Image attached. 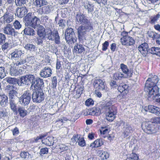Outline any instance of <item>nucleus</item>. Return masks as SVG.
I'll use <instances>...</instances> for the list:
<instances>
[{
    "label": "nucleus",
    "mask_w": 160,
    "mask_h": 160,
    "mask_svg": "<svg viewBox=\"0 0 160 160\" xmlns=\"http://www.w3.org/2000/svg\"><path fill=\"white\" fill-rule=\"evenodd\" d=\"M76 20L79 24H81L77 29L78 37L82 38L87 32L93 29L92 22L85 14L78 13L76 16Z\"/></svg>",
    "instance_id": "f257e3e1"
},
{
    "label": "nucleus",
    "mask_w": 160,
    "mask_h": 160,
    "mask_svg": "<svg viewBox=\"0 0 160 160\" xmlns=\"http://www.w3.org/2000/svg\"><path fill=\"white\" fill-rule=\"evenodd\" d=\"M108 129L106 128L102 127L101 129L100 130L101 134L102 135V137L104 138H105L106 137V136L104 135L108 133Z\"/></svg>",
    "instance_id": "49530a36"
},
{
    "label": "nucleus",
    "mask_w": 160,
    "mask_h": 160,
    "mask_svg": "<svg viewBox=\"0 0 160 160\" xmlns=\"http://www.w3.org/2000/svg\"><path fill=\"white\" fill-rule=\"evenodd\" d=\"M46 35L48 40L52 41L54 40V32L53 33L51 29L47 32Z\"/></svg>",
    "instance_id": "37998d69"
},
{
    "label": "nucleus",
    "mask_w": 160,
    "mask_h": 160,
    "mask_svg": "<svg viewBox=\"0 0 160 160\" xmlns=\"http://www.w3.org/2000/svg\"><path fill=\"white\" fill-rule=\"evenodd\" d=\"M78 142L79 145L82 147L86 145L85 141L84 138L82 137H80Z\"/></svg>",
    "instance_id": "5fc2aeb1"
},
{
    "label": "nucleus",
    "mask_w": 160,
    "mask_h": 160,
    "mask_svg": "<svg viewBox=\"0 0 160 160\" xmlns=\"http://www.w3.org/2000/svg\"><path fill=\"white\" fill-rule=\"evenodd\" d=\"M160 18V12H158L156 15L151 16L149 18V22L152 24H154Z\"/></svg>",
    "instance_id": "473e14b6"
},
{
    "label": "nucleus",
    "mask_w": 160,
    "mask_h": 160,
    "mask_svg": "<svg viewBox=\"0 0 160 160\" xmlns=\"http://www.w3.org/2000/svg\"><path fill=\"white\" fill-rule=\"evenodd\" d=\"M148 45L147 43L144 42L139 45L138 47V49L144 57L146 56L148 52Z\"/></svg>",
    "instance_id": "f3484780"
},
{
    "label": "nucleus",
    "mask_w": 160,
    "mask_h": 160,
    "mask_svg": "<svg viewBox=\"0 0 160 160\" xmlns=\"http://www.w3.org/2000/svg\"><path fill=\"white\" fill-rule=\"evenodd\" d=\"M120 126L123 129V134L124 135V137L129 135L130 133H131V131H132V127L128 125H125V122L123 121L121 122Z\"/></svg>",
    "instance_id": "2eb2a0df"
},
{
    "label": "nucleus",
    "mask_w": 160,
    "mask_h": 160,
    "mask_svg": "<svg viewBox=\"0 0 160 160\" xmlns=\"http://www.w3.org/2000/svg\"><path fill=\"white\" fill-rule=\"evenodd\" d=\"M145 90L148 92V97H151L153 99L160 95V93L159 92V88L157 86H153L151 88H148Z\"/></svg>",
    "instance_id": "0eeeda50"
},
{
    "label": "nucleus",
    "mask_w": 160,
    "mask_h": 160,
    "mask_svg": "<svg viewBox=\"0 0 160 160\" xmlns=\"http://www.w3.org/2000/svg\"><path fill=\"white\" fill-rule=\"evenodd\" d=\"M37 34L39 37L45 38L46 35L45 29L44 28L42 25H39L37 31Z\"/></svg>",
    "instance_id": "5701e85b"
},
{
    "label": "nucleus",
    "mask_w": 160,
    "mask_h": 160,
    "mask_svg": "<svg viewBox=\"0 0 160 160\" xmlns=\"http://www.w3.org/2000/svg\"><path fill=\"white\" fill-rule=\"evenodd\" d=\"M149 53L156 54L160 57V48L158 47H152L149 49Z\"/></svg>",
    "instance_id": "72a5a7b5"
},
{
    "label": "nucleus",
    "mask_w": 160,
    "mask_h": 160,
    "mask_svg": "<svg viewBox=\"0 0 160 160\" xmlns=\"http://www.w3.org/2000/svg\"><path fill=\"white\" fill-rule=\"evenodd\" d=\"M16 88L13 85H8L6 87V90L9 93L15 90Z\"/></svg>",
    "instance_id": "603ef678"
},
{
    "label": "nucleus",
    "mask_w": 160,
    "mask_h": 160,
    "mask_svg": "<svg viewBox=\"0 0 160 160\" xmlns=\"http://www.w3.org/2000/svg\"><path fill=\"white\" fill-rule=\"evenodd\" d=\"M52 7L51 5L44 6L42 8L43 13L48 14L51 11Z\"/></svg>",
    "instance_id": "ea45409f"
},
{
    "label": "nucleus",
    "mask_w": 160,
    "mask_h": 160,
    "mask_svg": "<svg viewBox=\"0 0 160 160\" xmlns=\"http://www.w3.org/2000/svg\"><path fill=\"white\" fill-rule=\"evenodd\" d=\"M24 53V51H22L20 48L15 49L11 54V58L12 60H18Z\"/></svg>",
    "instance_id": "a211bd4d"
},
{
    "label": "nucleus",
    "mask_w": 160,
    "mask_h": 160,
    "mask_svg": "<svg viewBox=\"0 0 160 160\" xmlns=\"http://www.w3.org/2000/svg\"><path fill=\"white\" fill-rule=\"evenodd\" d=\"M28 12L27 9L25 7H18L17 9L16 14L19 18H22Z\"/></svg>",
    "instance_id": "412c9836"
},
{
    "label": "nucleus",
    "mask_w": 160,
    "mask_h": 160,
    "mask_svg": "<svg viewBox=\"0 0 160 160\" xmlns=\"http://www.w3.org/2000/svg\"><path fill=\"white\" fill-rule=\"evenodd\" d=\"M112 103L111 101H109L105 104V105L102 108L103 111H106L108 109L109 110L112 109L116 108L113 106H112Z\"/></svg>",
    "instance_id": "c9c22d12"
},
{
    "label": "nucleus",
    "mask_w": 160,
    "mask_h": 160,
    "mask_svg": "<svg viewBox=\"0 0 160 160\" xmlns=\"http://www.w3.org/2000/svg\"><path fill=\"white\" fill-rule=\"evenodd\" d=\"M17 94V92L15 90L12 91L9 93V99H13L14 98L15 96Z\"/></svg>",
    "instance_id": "052dcab7"
},
{
    "label": "nucleus",
    "mask_w": 160,
    "mask_h": 160,
    "mask_svg": "<svg viewBox=\"0 0 160 160\" xmlns=\"http://www.w3.org/2000/svg\"><path fill=\"white\" fill-rule=\"evenodd\" d=\"M35 86L36 85V89H41V87L44 86L43 80L39 78L36 77L33 83Z\"/></svg>",
    "instance_id": "b1692460"
},
{
    "label": "nucleus",
    "mask_w": 160,
    "mask_h": 160,
    "mask_svg": "<svg viewBox=\"0 0 160 160\" xmlns=\"http://www.w3.org/2000/svg\"><path fill=\"white\" fill-rule=\"evenodd\" d=\"M121 42L123 45L128 47L134 44L135 41L132 37L126 35L122 37L120 39Z\"/></svg>",
    "instance_id": "1a4fd4ad"
},
{
    "label": "nucleus",
    "mask_w": 160,
    "mask_h": 160,
    "mask_svg": "<svg viewBox=\"0 0 160 160\" xmlns=\"http://www.w3.org/2000/svg\"><path fill=\"white\" fill-rule=\"evenodd\" d=\"M3 81L7 82L10 84H14L17 82V79L14 78L7 77L3 80Z\"/></svg>",
    "instance_id": "79ce46f5"
},
{
    "label": "nucleus",
    "mask_w": 160,
    "mask_h": 160,
    "mask_svg": "<svg viewBox=\"0 0 160 160\" xmlns=\"http://www.w3.org/2000/svg\"><path fill=\"white\" fill-rule=\"evenodd\" d=\"M80 137L78 135H74L71 139V140L73 143H76L78 142Z\"/></svg>",
    "instance_id": "338daca9"
},
{
    "label": "nucleus",
    "mask_w": 160,
    "mask_h": 160,
    "mask_svg": "<svg viewBox=\"0 0 160 160\" xmlns=\"http://www.w3.org/2000/svg\"><path fill=\"white\" fill-rule=\"evenodd\" d=\"M57 141L56 139L52 136H48L46 138H43L42 142V143L47 145H52L54 148Z\"/></svg>",
    "instance_id": "ddd939ff"
},
{
    "label": "nucleus",
    "mask_w": 160,
    "mask_h": 160,
    "mask_svg": "<svg viewBox=\"0 0 160 160\" xmlns=\"http://www.w3.org/2000/svg\"><path fill=\"white\" fill-rule=\"evenodd\" d=\"M149 112L154 113L157 115L160 114V108L152 105H149L148 110Z\"/></svg>",
    "instance_id": "4be33fe9"
},
{
    "label": "nucleus",
    "mask_w": 160,
    "mask_h": 160,
    "mask_svg": "<svg viewBox=\"0 0 160 160\" xmlns=\"http://www.w3.org/2000/svg\"><path fill=\"white\" fill-rule=\"evenodd\" d=\"M6 76L4 67H0V79H2Z\"/></svg>",
    "instance_id": "de8ad7c7"
},
{
    "label": "nucleus",
    "mask_w": 160,
    "mask_h": 160,
    "mask_svg": "<svg viewBox=\"0 0 160 160\" xmlns=\"http://www.w3.org/2000/svg\"><path fill=\"white\" fill-rule=\"evenodd\" d=\"M30 27H27L24 29V33L27 35L33 36L36 35V32L32 28Z\"/></svg>",
    "instance_id": "393cba45"
},
{
    "label": "nucleus",
    "mask_w": 160,
    "mask_h": 160,
    "mask_svg": "<svg viewBox=\"0 0 160 160\" xmlns=\"http://www.w3.org/2000/svg\"><path fill=\"white\" fill-rule=\"evenodd\" d=\"M2 20V23L4 24H8L12 22L14 19L13 14L12 12L7 11L1 18Z\"/></svg>",
    "instance_id": "9d476101"
},
{
    "label": "nucleus",
    "mask_w": 160,
    "mask_h": 160,
    "mask_svg": "<svg viewBox=\"0 0 160 160\" xmlns=\"http://www.w3.org/2000/svg\"><path fill=\"white\" fill-rule=\"evenodd\" d=\"M83 90V89L81 87L78 88L76 90L75 94L74 95V98H78L80 97V95Z\"/></svg>",
    "instance_id": "c03bdc74"
},
{
    "label": "nucleus",
    "mask_w": 160,
    "mask_h": 160,
    "mask_svg": "<svg viewBox=\"0 0 160 160\" xmlns=\"http://www.w3.org/2000/svg\"><path fill=\"white\" fill-rule=\"evenodd\" d=\"M101 113L100 109L97 107H94L91 108L89 111V114L92 116H98Z\"/></svg>",
    "instance_id": "c85d7f7f"
},
{
    "label": "nucleus",
    "mask_w": 160,
    "mask_h": 160,
    "mask_svg": "<svg viewBox=\"0 0 160 160\" xmlns=\"http://www.w3.org/2000/svg\"><path fill=\"white\" fill-rule=\"evenodd\" d=\"M106 113V119L108 121H112L115 118V115L117 112L116 108L109 110L108 109L106 111H103Z\"/></svg>",
    "instance_id": "9b49d317"
},
{
    "label": "nucleus",
    "mask_w": 160,
    "mask_h": 160,
    "mask_svg": "<svg viewBox=\"0 0 160 160\" xmlns=\"http://www.w3.org/2000/svg\"><path fill=\"white\" fill-rule=\"evenodd\" d=\"M159 81L158 77L156 75H154L151 78H149L146 81L144 90H146L148 88H151L153 86H157V84Z\"/></svg>",
    "instance_id": "6e6552de"
},
{
    "label": "nucleus",
    "mask_w": 160,
    "mask_h": 160,
    "mask_svg": "<svg viewBox=\"0 0 160 160\" xmlns=\"http://www.w3.org/2000/svg\"><path fill=\"white\" fill-rule=\"evenodd\" d=\"M94 104V101L91 98H89L85 102V104L87 106L93 105Z\"/></svg>",
    "instance_id": "13d9d810"
},
{
    "label": "nucleus",
    "mask_w": 160,
    "mask_h": 160,
    "mask_svg": "<svg viewBox=\"0 0 160 160\" xmlns=\"http://www.w3.org/2000/svg\"><path fill=\"white\" fill-rule=\"evenodd\" d=\"M25 49L31 52H34L35 51L36 47L35 45L30 43H25L23 45Z\"/></svg>",
    "instance_id": "cd10ccee"
},
{
    "label": "nucleus",
    "mask_w": 160,
    "mask_h": 160,
    "mask_svg": "<svg viewBox=\"0 0 160 160\" xmlns=\"http://www.w3.org/2000/svg\"><path fill=\"white\" fill-rule=\"evenodd\" d=\"M55 148L59 149L60 151L61 152H64V151H67L68 149V146L65 144H59L57 145L56 143L54 147Z\"/></svg>",
    "instance_id": "2f4dec72"
},
{
    "label": "nucleus",
    "mask_w": 160,
    "mask_h": 160,
    "mask_svg": "<svg viewBox=\"0 0 160 160\" xmlns=\"http://www.w3.org/2000/svg\"><path fill=\"white\" fill-rule=\"evenodd\" d=\"M15 3L17 6H22L26 3V0H15Z\"/></svg>",
    "instance_id": "6e6d98bb"
},
{
    "label": "nucleus",
    "mask_w": 160,
    "mask_h": 160,
    "mask_svg": "<svg viewBox=\"0 0 160 160\" xmlns=\"http://www.w3.org/2000/svg\"><path fill=\"white\" fill-rule=\"evenodd\" d=\"M65 37L67 42L68 43H73L77 39L73 29L71 28L66 29L65 34Z\"/></svg>",
    "instance_id": "39448f33"
},
{
    "label": "nucleus",
    "mask_w": 160,
    "mask_h": 160,
    "mask_svg": "<svg viewBox=\"0 0 160 160\" xmlns=\"http://www.w3.org/2000/svg\"><path fill=\"white\" fill-rule=\"evenodd\" d=\"M31 94L29 90L24 92V93L19 98V102L24 106L28 105L30 102Z\"/></svg>",
    "instance_id": "423d86ee"
},
{
    "label": "nucleus",
    "mask_w": 160,
    "mask_h": 160,
    "mask_svg": "<svg viewBox=\"0 0 160 160\" xmlns=\"http://www.w3.org/2000/svg\"><path fill=\"white\" fill-rule=\"evenodd\" d=\"M39 18L36 16H34L27 26L32 27L35 29L38 25V22H39Z\"/></svg>",
    "instance_id": "a878e982"
},
{
    "label": "nucleus",
    "mask_w": 160,
    "mask_h": 160,
    "mask_svg": "<svg viewBox=\"0 0 160 160\" xmlns=\"http://www.w3.org/2000/svg\"><path fill=\"white\" fill-rule=\"evenodd\" d=\"M125 78L122 73L118 72L113 74V78L115 80H121L122 78Z\"/></svg>",
    "instance_id": "a19ab883"
},
{
    "label": "nucleus",
    "mask_w": 160,
    "mask_h": 160,
    "mask_svg": "<svg viewBox=\"0 0 160 160\" xmlns=\"http://www.w3.org/2000/svg\"><path fill=\"white\" fill-rule=\"evenodd\" d=\"M2 29L4 34L11 36H15V30L10 24H6Z\"/></svg>",
    "instance_id": "f8f14e48"
},
{
    "label": "nucleus",
    "mask_w": 160,
    "mask_h": 160,
    "mask_svg": "<svg viewBox=\"0 0 160 160\" xmlns=\"http://www.w3.org/2000/svg\"><path fill=\"white\" fill-rule=\"evenodd\" d=\"M48 148H42L41 149L40 154V155L47 154L48 153Z\"/></svg>",
    "instance_id": "69168bd1"
},
{
    "label": "nucleus",
    "mask_w": 160,
    "mask_h": 160,
    "mask_svg": "<svg viewBox=\"0 0 160 160\" xmlns=\"http://www.w3.org/2000/svg\"><path fill=\"white\" fill-rule=\"evenodd\" d=\"M9 104L11 109L13 112H16L17 111V105L14 99H9Z\"/></svg>",
    "instance_id": "4c0bfd02"
},
{
    "label": "nucleus",
    "mask_w": 160,
    "mask_h": 160,
    "mask_svg": "<svg viewBox=\"0 0 160 160\" xmlns=\"http://www.w3.org/2000/svg\"><path fill=\"white\" fill-rule=\"evenodd\" d=\"M66 22L65 20L63 19H61L58 21V24L59 26L61 28H64L65 26Z\"/></svg>",
    "instance_id": "8fccbe9b"
},
{
    "label": "nucleus",
    "mask_w": 160,
    "mask_h": 160,
    "mask_svg": "<svg viewBox=\"0 0 160 160\" xmlns=\"http://www.w3.org/2000/svg\"><path fill=\"white\" fill-rule=\"evenodd\" d=\"M8 103V98L4 94L0 96V104L2 107H5Z\"/></svg>",
    "instance_id": "bb28decb"
},
{
    "label": "nucleus",
    "mask_w": 160,
    "mask_h": 160,
    "mask_svg": "<svg viewBox=\"0 0 160 160\" xmlns=\"http://www.w3.org/2000/svg\"><path fill=\"white\" fill-rule=\"evenodd\" d=\"M52 74V70L51 68L46 66L41 70L40 75L43 78H47L50 77Z\"/></svg>",
    "instance_id": "dca6fc26"
},
{
    "label": "nucleus",
    "mask_w": 160,
    "mask_h": 160,
    "mask_svg": "<svg viewBox=\"0 0 160 160\" xmlns=\"http://www.w3.org/2000/svg\"><path fill=\"white\" fill-rule=\"evenodd\" d=\"M120 68L122 71V74L124 76V78H128L131 76V71L128 68L127 66L124 64H120Z\"/></svg>",
    "instance_id": "aec40b11"
},
{
    "label": "nucleus",
    "mask_w": 160,
    "mask_h": 160,
    "mask_svg": "<svg viewBox=\"0 0 160 160\" xmlns=\"http://www.w3.org/2000/svg\"><path fill=\"white\" fill-rule=\"evenodd\" d=\"M26 62V58H20V59L17 61L16 63L17 65L18 66L21 65L23 64Z\"/></svg>",
    "instance_id": "bf43d9fd"
},
{
    "label": "nucleus",
    "mask_w": 160,
    "mask_h": 160,
    "mask_svg": "<svg viewBox=\"0 0 160 160\" xmlns=\"http://www.w3.org/2000/svg\"><path fill=\"white\" fill-rule=\"evenodd\" d=\"M7 112L5 110L3 109H0V118H4L7 116Z\"/></svg>",
    "instance_id": "680f3d73"
},
{
    "label": "nucleus",
    "mask_w": 160,
    "mask_h": 160,
    "mask_svg": "<svg viewBox=\"0 0 160 160\" xmlns=\"http://www.w3.org/2000/svg\"><path fill=\"white\" fill-rule=\"evenodd\" d=\"M128 86L126 84L123 83L121 84L118 87V90L120 92H123L125 91L126 93V91H127Z\"/></svg>",
    "instance_id": "58836bf2"
},
{
    "label": "nucleus",
    "mask_w": 160,
    "mask_h": 160,
    "mask_svg": "<svg viewBox=\"0 0 160 160\" xmlns=\"http://www.w3.org/2000/svg\"><path fill=\"white\" fill-rule=\"evenodd\" d=\"M82 6L87 10L88 13H92L94 11V5L91 4L88 0H83L82 1Z\"/></svg>",
    "instance_id": "6ab92c4d"
},
{
    "label": "nucleus",
    "mask_w": 160,
    "mask_h": 160,
    "mask_svg": "<svg viewBox=\"0 0 160 160\" xmlns=\"http://www.w3.org/2000/svg\"><path fill=\"white\" fill-rule=\"evenodd\" d=\"M34 16L31 12L28 13L23 18V21L25 25L27 26Z\"/></svg>",
    "instance_id": "c756f323"
},
{
    "label": "nucleus",
    "mask_w": 160,
    "mask_h": 160,
    "mask_svg": "<svg viewBox=\"0 0 160 160\" xmlns=\"http://www.w3.org/2000/svg\"><path fill=\"white\" fill-rule=\"evenodd\" d=\"M18 110L20 116L22 117H24L27 114L28 112L24 107L19 106L18 108Z\"/></svg>",
    "instance_id": "e433bc0d"
},
{
    "label": "nucleus",
    "mask_w": 160,
    "mask_h": 160,
    "mask_svg": "<svg viewBox=\"0 0 160 160\" xmlns=\"http://www.w3.org/2000/svg\"><path fill=\"white\" fill-rule=\"evenodd\" d=\"M44 38H41V37H38L37 38V40L36 41V42L38 45H42L43 43V39Z\"/></svg>",
    "instance_id": "774afa93"
},
{
    "label": "nucleus",
    "mask_w": 160,
    "mask_h": 160,
    "mask_svg": "<svg viewBox=\"0 0 160 160\" xmlns=\"http://www.w3.org/2000/svg\"><path fill=\"white\" fill-rule=\"evenodd\" d=\"M15 28L16 29H19L22 27V25L18 20H15L13 23Z\"/></svg>",
    "instance_id": "864d4df0"
},
{
    "label": "nucleus",
    "mask_w": 160,
    "mask_h": 160,
    "mask_svg": "<svg viewBox=\"0 0 160 160\" xmlns=\"http://www.w3.org/2000/svg\"><path fill=\"white\" fill-rule=\"evenodd\" d=\"M105 82L102 80L96 78L94 81L93 85L94 87L97 90H103L105 88Z\"/></svg>",
    "instance_id": "4468645a"
},
{
    "label": "nucleus",
    "mask_w": 160,
    "mask_h": 160,
    "mask_svg": "<svg viewBox=\"0 0 160 160\" xmlns=\"http://www.w3.org/2000/svg\"><path fill=\"white\" fill-rule=\"evenodd\" d=\"M36 87H34L32 90V99L34 102L40 103L43 101L44 98V95L41 89H36Z\"/></svg>",
    "instance_id": "7ed1b4c3"
},
{
    "label": "nucleus",
    "mask_w": 160,
    "mask_h": 160,
    "mask_svg": "<svg viewBox=\"0 0 160 160\" xmlns=\"http://www.w3.org/2000/svg\"><path fill=\"white\" fill-rule=\"evenodd\" d=\"M157 125H154L151 122H143L141 127L142 129L146 133L148 134H151L156 132L157 131Z\"/></svg>",
    "instance_id": "20e7f679"
},
{
    "label": "nucleus",
    "mask_w": 160,
    "mask_h": 160,
    "mask_svg": "<svg viewBox=\"0 0 160 160\" xmlns=\"http://www.w3.org/2000/svg\"><path fill=\"white\" fill-rule=\"evenodd\" d=\"M94 143L96 148L101 146L103 144V142L102 140L101 139H97L94 142Z\"/></svg>",
    "instance_id": "09e8293b"
},
{
    "label": "nucleus",
    "mask_w": 160,
    "mask_h": 160,
    "mask_svg": "<svg viewBox=\"0 0 160 160\" xmlns=\"http://www.w3.org/2000/svg\"><path fill=\"white\" fill-rule=\"evenodd\" d=\"M84 48L82 45H77L74 46V52L76 54H78L82 53L84 51Z\"/></svg>",
    "instance_id": "7c9ffc66"
},
{
    "label": "nucleus",
    "mask_w": 160,
    "mask_h": 160,
    "mask_svg": "<svg viewBox=\"0 0 160 160\" xmlns=\"http://www.w3.org/2000/svg\"><path fill=\"white\" fill-rule=\"evenodd\" d=\"M160 119V117H155L151 119V123H155L157 124H159V121Z\"/></svg>",
    "instance_id": "4d7b16f0"
},
{
    "label": "nucleus",
    "mask_w": 160,
    "mask_h": 160,
    "mask_svg": "<svg viewBox=\"0 0 160 160\" xmlns=\"http://www.w3.org/2000/svg\"><path fill=\"white\" fill-rule=\"evenodd\" d=\"M54 39H55V43L59 44H60V37L59 36L58 33L57 31L54 32Z\"/></svg>",
    "instance_id": "a18cd8bd"
},
{
    "label": "nucleus",
    "mask_w": 160,
    "mask_h": 160,
    "mask_svg": "<svg viewBox=\"0 0 160 160\" xmlns=\"http://www.w3.org/2000/svg\"><path fill=\"white\" fill-rule=\"evenodd\" d=\"M6 37L4 34L0 33V45H2L5 42Z\"/></svg>",
    "instance_id": "3c124183"
},
{
    "label": "nucleus",
    "mask_w": 160,
    "mask_h": 160,
    "mask_svg": "<svg viewBox=\"0 0 160 160\" xmlns=\"http://www.w3.org/2000/svg\"><path fill=\"white\" fill-rule=\"evenodd\" d=\"M36 78V75L34 74H28L24 75L20 78L21 82L20 85L22 86V84L28 85L31 84L30 88L32 89L36 87L33 83H34Z\"/></svg>",
    "instance_id": "f03ea898"
},
{
    "label": "nucleus",
    "mask_w": 160,
    "mask_h": 160,
    "mask_svg": "<svg viewBox=\"0 0 160 160\" xmlns=\"http://www.w3.org/2000/svg\"><path fill=\"white\" fill-rule=\"evenodd\" d=\"M48 2L46 0H35L34 4L37 8H40L42 6L46 5Z\"/></svg>",
    "instance_id": "f704fd0d"
},
{
    "label": "nucleus",
    "mask_w": 160,
    "mask_h": 160,
    "mask_svg": "<svg viewBox=\"0 0 160 160\" xmlns=\"http://www.w3.org/2000/svg\"><path fill=\"white\" fill-rule=\"evenodd\" d=\"M138 157L137 155L133 153H132L131 155V157L130 158L127 159L126 160L129 159V160H138Z\"/></svg>",
    "instance_id": "e2e57ef3"
},
{
    "label": "nucleus",
    "mask_w": 160,
    "mask_h": 160,
    "mask_svg": "<svg viewBox=\"0 0 160 160\" xmlns=\"http://www.w3.org/2000/svg\"><path fill=\"white\" fill-rule=\"evenodd\" d=\"M18 73V70L15 69L13 68H11L10 69V74L12 76H17L18 74H16V73Z\"/></svg>",
    "instance_id": "0e129e2a"
}]
</instances>
